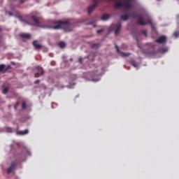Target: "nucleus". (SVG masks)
<instances>
[{"label":"nucleus","instance_id":"1","mask_svg":"<svg viewBox=\"0 0 179 179\" xmlns=\"http://www.w3.org/2000/svg\"><path fill=\"white\" fill-rule=\"evenodd\" d=\"M54 26H48L47 29H53L58 30V29H63L65 31H72V24L68 21L55 22Z\"/></svg>","mask_w":179,"mask_h":179},{"label":"nucleus","instance_id":"2","mask_svg":"<svg viewBox=\"0 0 179 179\" xmlns=\"http://www.w3.org/2000/svg\"><path fill=\"white\" fill-rule=\"evenodd\" d=\"M133 17H137L139 24L145 26L146 24H152V17L148 13L145 14L143 17L141 15H133Z\"/></svg>","mask_w":179,"mask_h":179},{"label":"nucleus","instance_id":"3","mask_svg":"<svg viewBox=\"0 0 179 179\" xmlns=\"http://www.w3.org/2000/svg\"><path fill=\"white\" fill-rule=\"evenodd\" d=\"M121 22H118L114 27L115 36H118L120 34V31L121 30Z\"/></svg>","mask_w":179,"mask_h":179},{"label":"nucleus","instance_id":"4","mask_svg":"<svg viewBox=\"0 0 179 179\" xmlns=\"http://www.w3.org/2000/svg\"><path fill=\"white\" fill-rule=\"evenodd\" d=\"M155 43H158L159 44H166V43H167V38L166 36H162L157 39Z\"/></svg>","mask_w":179,"mask_h":179},{"label":"nucleus","instance_id":"5","mask_svg":"<svg viewBox=\"0 0 179 179\" xmlns=\"http://www.w3.org/2000/svg\"><path fill=\"white\" fill-rule=\"evenodd\" d=\"M116 51L117 52V54L120 55L121 57H129L131 55V53L129 52H122L120 51V48H118V45H115Z\"/></svg>","mask_w":179,"mask_h":179},{"label":"nucleus","instance_id":"6","mask_svg":"<svg viewBox=\"0 0 179 179\" xmlns=\"http://www.w3.org/2000/svg\"><path fill=\"white\" fill-rule=\"evenodd\" d=\"M36 73L35 74L36 78H38V76H43V68L40 67V66H38L36 67Z\"/></svg>","mask_w":179,"mask_h":179},{"label":"nucleus","instance_id":"7","mask_svg":"<svg viewBox=\"0 0 179 179\" xmlns=\"http://www.w3.org/2000/svg\"><path fill=\"white\" fill-rule=\"evenodd\" d=\"M94 4L90 6L88 8V13L89 15H90V13H92V12H93V10H94V8H96V5L99 3V2L97 1H94Z\"/></svg>","mask_w":179,"mask_h":179},{"label":"nucleus","instance_id":"8","mask_svg":"<svg viewBox=\"0 0 179 179\" xmlns=\"http://www.w3.org/2000/svg\"><path fill=\"white\" fill-rule=\"evenodd\" d=\"M16 167V163L12 162L10 167L8 168L7 173L8 174H10L13 170H15V168Z\"/></svg>","mask_w":179,"mask_h":179},{"label":"nucleus","instance_id":"9","mask_svg":"<svg viewBox=\"0 0 179 179\" xmlns=\"http://www.w3.org/2000/svg\"><path fill=\"white\" fill-rule=\"evenodd\" d=\"M32 44L36 50H41V48H43V46L41 44H38L37 41H34Z\"/></svg>","mask_w":179,"mask_h":179},{"label":"nucleus","instance_id":"10","mask_svg":"<svg viewBox=\"0 0 179 179\" xmlns=\"http://www.w3.org/2000/svg\"><path fill=\"white\" fill-rule=\"evenodd\" d=\"M31 19H32L33 22H34L35 26H37L38 27H40V22H38V20L36 16H33L31 17Z\"/></svg>","mask_w":179,"mask_h":179},{"label":"nucleus","instance_id":"11","mask_svg":"<svg viewBox=\"0 0 179 179\" xmlns=\"http://www.w3.org/2000/svg\"><path fill=\"white\" fill-rule=\"evenodd\" d=\"M108 19H110V15L108 14H103L101 17V20H103V22H106V20H108Z\"/></svg>","mask_w":179,"mask_h":179},{"label":"nucleus","instance_id":"12","mask_svg":"<svg viewBox=\"0 0 179 179\" xmlns=\"http://www.w3.org/2000/svg\"><path fill=\"white\" fill-rule=\"evenodd\" d=\"M6 66L5 64H1L0 65V72H2L3 73H5V71H7Z\"/></svg>","mask_w":179,"mask_h":179},{"label":"nucleus","instance_id":"13","mask_svg":"<svg viewBox=\"0 0 179 179\" xmlns=\"http://www.w3.org/2000/svg\"><path fill=\"white\" fill-rule=\"evenodd\" d=\"M27 134H29V129H25L17 132L18 135H27Z\"/></svg>","mask_w":179,"mask_h":179},{"label":"nucleus","instance_id":"14","mask_svg":"<svg viewBox=\"0 0 179 179\" xmlns=\"http://www.w3.org/2000/svg\"><path fill=\"white\" fill-rule=\"evenodd\" d=\"M20 37H22V38H30L31 37V36L29 34H22L20 35Z\"/></svg>","mask_w":179,"mask_h":179},{"label":"nucleus","instance_id":"15","mask_svg":"<svg viewBox=\"0 0 179 179\" xmlns=\"http://www.w3.org/2000/svg\"><path fill=\"white\" fill-rule=\"evenodd\" d=\"M59 47L60 48H65V47H66V43H65V42L62 41L60 43H59Z\"/></svg>","mask_w":179,"mask_h":179},{"label":"nucleus","instance_id":"16","mask_svg":"<svg viewBox=\"0 0 179 179\" xmlns=\"http://www.w3.org/2000/svg\"><path fill=\"white\" fill-rule=\"evenodd\" d=\"M128 17H129V14H124L121 16L122 20H127Z\"/></svg>","mask_w":179,"mask_h":179},{"label":"nucleus","instance_id":"17","mask_svg":"<svg viewBox=\"0 0 179 179\" xmlns=\"http://www.w3.org/2000/svg\"><path fill=\"white\" fill-rule=\"evenodd\" d=\"M167 51H169V48H164L161 49V52H162L164 54L167 52Z\"/></svg>","mask_w":179,"mask_h":179},{"label":"nucleus","instance_id":"18","mask_svg":"<svg viewBox=\"0 0 179 179\" xmlns=\"http://www.w3.org/2000/svg\"><path fill=\"white\" fill-rule=\"evenodd\" d=\"M131 65H133L134 68H138V66H139V64L135 62H131Z\"/></svg>","mask_w":179,"mask_h":179},{"label":"nucleus","instance_id":"19","mask_svg":"<svg viewBox=\"0 0 179 179\" xmlns=\"http://www.w3.org/2000/svg\"><path fill=\"white\" fill-rule=\"evenodd\" d=\"M99 45H100L99 43H95L92 45V48H99Z\"/></svg>","mask_w":179,"mask_h":179},{"label":"nucleus","instance_id":"20","mask_svg":"<svg viewBox=\"0 0 179 179\" xmlns=\"http://www.w3.org/2000/svg\"><path fill=\"white\" fill-rule=\"evenodd\" d=\"M91 80L92 82H99V80H100V77H98L97 78H93Z\"/></svg>","mask_w":179,"mask_h":179},{"label":"nucleus","instance_id":"21","mask_svg":"<svg viewBox=\"0 0 179 179\" xmlns=\"http://www.w3.org/2000/svg\"><path fill=\"white\" fill-rule=\"evenodd\" d=\"M8 90L7 87L3 88V94H6V93H8Z\"/></svg>","mask_w":179,"mask_h":179},{"label":"nucleus","instance_id":"22","mask_svg":"<svg viewBox=\"0 0 179 179\" xmlns=\"http://www.w3.org/2000/svg\"><path fill=\"white\" fill-rule=\"evenodd\" d=\"M6 132H12V128L10 127H6Z\"/></svg>","mask_w":179,"mask_h":179},{"label":"nucleus","instance_id":"23","mask_svg":"<svg viewBox=\"0 0 179 179\" xmlns=\"http://www.w3.org/2000/svg\"><path fill=\"white\" fill-rule=\"evenodd\" d=\"M173 36H174V37H175L176 38H177V37H179V32H175V33L173 34Z\"/></svg>","mask_w":179,"mask_h":179},{"label":"nucleus","instance_id":"24","mask_svg":"<svg viewBox=\"0 0 179 179\" xmlns=\"http://www.w3.org/2000/svg\"><path fill=\"white\" fill-rule=\"evenodd\" d=\"M22 107L23 109L26 108V102L22 103Z\"/></svg>","mask_w":179,"mask_h":179},{"label":"nucleus","instance_id":"25","mask_svg":"<svg viewBox=\"0 0 179 179\" xmlns=\"http://www.w3.org/2000/svg\"><path fill=\"white\" fill-rule=\"evenodd\" d=\"M103 31V29H100L96 31L97 34H100V33H101Z\"/></svg>","mask_w":179,"mask_h":179},{"label":"nucleus","instance_id":"26","mask_svg":"<svg viewBox=\"0 0 179 179\" xmlns=\"http://www.w3.org/2000/svg\"><path fill=\"white\" fill-rule=\"evenodd\" d=\"M34 83H35L36 85L40 83V80H35Z\"/></svg>","mask_w":179,"mask_h":179},{"label":"nucleus","instance_id":"27","mask_svg":"<svg viewBox=\"0 0 179 179\" xmlns=\"http://www.w3.org/2000/svg\"><path fill=\"white\" fill-rule=\"evenodd\" d=\"M88 24H93V27H96V24H93L92 22H89Z\"/></svg>","mask_w":179,"mask_h":179},{"label":"nucleus","instance_id":"28","mask_svg":"<svg viewBox=\"0 0 179 179\" xmlns=\"http://www.w3.org/2000/svg\"><path fill=\"white\" fill-rule=\"evenodd\" d=\"M82 60H83L82 57H80L78 59V62H80V64H82Z\"/></svg>","mask_w":179,"mask_h":179},{"label":"nucleus","instance_id":"29","mask_svg":"<svg viewBox=\"0 0 179 179\" xmlns=\"http://www.w3.org/2000/svg\"><path fill=\"white\" fill-rule=\"evenodd\" d=\"M143 34H144V36H146V31H143Z\"/></svg>","mask_w":179,"mask_h":179},{"label":"nucleus","instance_id":"30","mask_svg":"<svg viewBox=\"0 0 179 179\" xmlns=\"http://www.w3.org/2000/svg\"><path fill=\"white\" fill-rule=\"evenodd\" d=\"M8 15H9V16H12V13L11 12H8Z\"/></svg>","mask_w":179,"mask_h":179},{"label":"nucleus","instance_id":"31","mask_svg":"<svg viewBox=\"0 0 179 179\" xmlns=\"http://www.w3.org/2000/svg\"><path fill=\"white\" fill-rule=\"evenodd\" d=\"M11 64H12L13 65H15V62H11Z\"/></svg>","mask_w":179,"mask_h":179},{"label":"nucleus","instance_id":"32","mask_svg":"<svg viewBox=\"0 0 179 179\" xmlns=\"http://www.w3.org/2000/svg\"><path fill=\"white\" fill-rule=\"evenodd\" d=\"M20 1H21L22 3H23V2H24V1H23V0H20Z\"/></svg>","mask_w":179,"mask_h":179},{"label":"nucleus","instance_id":"33","mask_svg":"<svg viewBox=\"0 0 179 179\" xmlns=\"http://www.w3.org/2000/svg\"><path fill=\"white\" fill-rule=\"evenodd\" d=\"M70 59H71V61H73L72 58H71Z\"/></svg>","mask_w":179,"mask_h":179},{"label":"nucleus","instance_id":"34","mask_svg":"<svg viewBox=\"0 0 179 179\" xmlns=\"http://www.w3.org/2000/svg\"><path fill=\"white\" fill-rule=\"evenodd\" d=\"M157 1H160V0H157Z\"/></svg>","mask_w":179,"mask_h":179}]
</instances>
